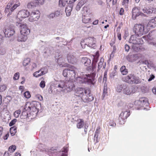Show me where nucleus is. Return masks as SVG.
Returning <instances> with one entry per match:
<instances>
[{
	"mask_svg": "<svg viewBox=\"0 0 156 156\" xmlns=\"http://www.w3.org/2000/svg\"><path fill=\"white\" fill-rule=\"evenodd\" d=\"M75 86L73 81H68L65 82L61 80L58 82L57 87L62 91L68 92L71 91Z\"/></svg>",
	"mask_w": 156,
	"mask_h": 156,
	"instance_id": "f03ea898",
	"label": "nucleus"
},
{
	"mask_svg": "<svg viewBox=\"0 0 156 156\" xmlns=\"http://www.w3.org/2000/svg\"><path fill=\"white\" fill-rule=\"evenodd\" d=\"M47 73V69L46 67L41 68L38 71L34 72L33 74L34 76L38 77L39 76L44 74Z\"/></svg>",
	"mask_w": 156,
	"mask_h": 156,
	"instance_id": "4468645a",
	"label": "nucleus"
},
{
	"mask_svg": "<svg viewBox=\"0 0 156 156\" xmlns=\"http://www.w3.org/2000/svg\"><path fill=\"white\" fill-rule=\"evenodd\" d=\"M55 16H58L60 13V11H57L55 12L54 13Z\"/></svg>",
	"mask_w": 156,
	"mask_h": 156,
	"instance_id": "bf43d9fd",
	"label": "nucleus"
},
{
	"mask_svg": "<svg viewBox=\"0 0 156 156\" xmlns=\"http://www.w3.org/2000/svg\"><path fill=\"white\" fill-rule=\"evenodd\" d=\"M67 58L69 62L72 64H74L75 63L76 58L73 55L69 54L67 55Z\"/></svg>",
	"mask_w": 156,
	"mask_h": 156,
	"instance_id": "b1692460",
	"label": "nucleus"
},
{
	"mask_svg": "<svg viewBox=\"0 0 156 156\" xmlns=\"http://www.w3.org/2000/svg\"><path fill=\"white\" fill-rule=\"evenodd\" d=\"M125 49L126 51L128 52L129 50L130 47L128 45L126 44L125 46Z\"/></svg>",
	"mask_w": 156,
	"mask_h": 156,
	"instance_id": "13d9d810",
	"label": "nucleus"
},
{
	"mask_svg": "<svg viewBox=\"0 0 156 156\" xmlns=\"http://www.w3.org/2000/svg\"><path fill=\"white\" fill-rule=\"evenodd\" d=\"M133 87H127L126 85H125L124 87V90H123V91L124 94L127 95H130L131 94L134 92Z\"/></svg>",
	"mask_w": 156,
	"mask_h": 156,
	"instance_id": "a211bd4d",
	"label": "nucleus"
},
{
	"mask_svg": "<svg viewBox=\"0 0 156 156\" xmlns=\"http://www.w3.org/2000/svg\"><path fill=\"white\" fill-rule=\"evenodd\" d=\"M99 57V55H96L94 56V59L92 61L93 64L94 63L96 64L98 60V58Z\"/></svg>",
	"mask_w": 156,
	"mask_h": 156,
	"instance_id": "ea45409f",
	"label": "nucleus"
},
{
	"mask_svg": "<svg viewBox=\"0 0 156 156\" xmlns=\"http://www.w3.org/2000/svg\"><path fill=\"white\" fill-rule=\"evenodd\" d=\"M6 86L4 84L0 86V92L5 91L6 89Z\"/></svg>",
	"mask_w": 156,
	"mask_h": 156,
	"instance_id": "c03bdc74",
	"label": "nucleus"
},
{
	"mask_svg": "<svg viewBox=\"0 0 156 156\" xmlns=\"http://www.w3.org/2000/svg\"><path fill=\"white\" fill-rule=\"evenodd\" d=\"M130 115V112L127 111L121 112L119 118V124L121 125L124 124L126 121V119Z\"/></svg>",
	"mask_w": 156,
	"mask_h": 156,
	"instance_id": "1a4fd4ad",
	"label": "nucleus"
},
{
	"mask_svg": "<svg viewBox=\"0 0 156 156\" xmlns=\"http://www.w3.org/2000/svg\"><path fill=\"white\" fill-rule=\"evenodd\" d=\"M68 151V148L67 147H64L62 149V152H67Z\"/></svg>",
	"mask_w": 156,
	"mask_h": 156,
	"instance_id": "052dcab7",
	"label": "nucleus"
},
{
	"mask_svg": "<svg viewBox=\"0 0 156 156\" xmlns=\"http://www.w3.org/2000/svg\"><path fill=\"white\" fill-rule=\"evenodd\" d=\"M17 128L16 126H13L11 127L10 129V132L12 136L14 135L16 133Z\"/></svg>",
	"mask_w": 156,
	"mask_h": 156,
	"instance_id": "72a5a7b5",
	"label": "nucleus"
},
{
	"mask_svg": "<svg viewBox=\"0 0 156 156\" xmlns=\"http://www.w3.org/2000/svg\"><path fill=\"white\" fill-rule=\"evenodd\" d=\"M120 71L123 75H126L128 72V70L126 68L125 66H122L120 69Z\"/></svg>",
	"mask_w": 156,
	"mask_h": 156,
	"instance_id": "2f4dec72",
	"label": "nucleus"
},
{
	"mask_svg": "<svg viewBox=\"0 0 156 156\" xmlns=\"http://www.w3.org/2000/svg\"><path fill=\"white\" fill-rule=\"evenodd\" d=\"M132 16L134 19H136V17L140 15L141 16H145L146 15L140 11L139 10L136 8H133L132 11Z\"/></svg>",
	"mask_w": 156,
	"mask_h": 156,
	"instance_id": "ddd939ff",
	"label": "nucleus"
},
{
	"mask_svg": "<svg viewBox=\"0 0 156 156\" xmlns=\"http://www.w3.org/2000/svg\"><path fill=\"white\" fill-rule=\"evenodd\" d=\"M35 6V4L33 2H30L27 4V7L29 8H31Z\"/></svg>",
	"mask_w": 156,
	"mask_h": 156,
	"instance_id": "37998d69",
	"label": "nucleus"
},
{
	"mask_svg": "<svg viewBox=\"0 0 156 156\" xmlns=\"http://www.w3.org/2000/svg\"><path fill=\"white\" fill-rule=\"evenodd\" d=\"M45 81L42 80L40 83V86L42 88H44L45 87Z\"/></svg>",
	"mask_w": 156,
	"mask_h": 156,
	"instance_id": "09e8293b",
	"label": "nucleus"
},
{
	"mask_svg": "<svg viewBox=\"0 0 156 156\" xmlns=\"http://www.w3.org/2000/svg\"><path fill=\"white\" fill-rule=\"evenodd\" d=\"M84 2L82 1H80L77 4V5L76 9V10L79 11L80 10V8L84 4Z\"/></svg>",
	"mask_w": 156,
	"mask_h": 156,
	"instance_id": "e433bc0d",
	"label": "nucleus"
},
{
	"mask_svg": "<svg viewBox=\"0 0 156 156\" xmlns=\"http://www.w3.org/2000/svg\"><path fill=\"white\" fill-rule=\"evenodd\" d=\"M17 121V119H14L10 122L9 124V126H12Z\"/></svg>",
	"mask_w": 156,
	"mask_h": 156,
	"instance_id": "8fccbe9b",
	"label": "nucleus"
},
{
	"mask_svg": "<svg viewBox=\"0 0 156 156\" xmlns=\"http://www.w3.org/2000/svg\"><path fill=\"white\" fill-rule=\"evenodd\" d=\"M104 61V59L103 58H101L100 59V61L98 63V68L97 71H98L103 66V68L105 69V68L106 63L105 65H103V62Z\"/></svg>",
	"mask_w": 156,
	"mask_h": 156,
	"instance_id": "cd10ccee",
	"label": "nucleus"
},
{
	"mask_svg": "<svg viewBox=\"0 0 156 156\" xmlns=\"http://www.w3.org/2000/svg\"><path fill=\"white\" fill-rule=\"evenodd\" d=\"M81 99L85 102H90L94 100V97L91 93L89 88L85 89Z\"/></svg>",
	"mask_w": 156,
	"mask_h": 156,
	"instance_id": "0eeeda50",
	"label": "nucleus"
},
{
	"mask_svg": "<svg viewBox=\"0 0 156 156\" xmlns=\"http://www.w3.org/2000/svg\"><path fill=\"white\" fill-rule=\"evenodd\" d=\"M14 1L13 0L10 1L7 4V7H10V6L13 4Z\"/></svg>",
	"mask_w": 156,
	"mask_h": 156,
	"instance_id": "0e129e2a",
	"label": "nucleus"
},
{
	"mask_svg": "<svg viewBox=\"0 0 156 156\" xmlns=\"http://www.w3.org/2000/svg\"><path fill=\"white\" fill-rule=\"evenodd\" d=\"M129 42L133 44H142L143 43V41L141 38H137L134 35H132L131 36L129 40Z\"/></svg>",
	"mask_w": 156,
	"mask_h": 156,
	"instance_id": "9b49d317",
	"label": "nucleus"
},
{
	"mask_svg": "<svg viewBox=\"0 0 156 156\" xmlns=\"http://www.w3.org/2000/svg\"><path fill=\"white\" fill-rule=\"evenodd\" d=\"M82 21L85 23H91V19L87 16L84 15L83 17Z\"/></svg>",
	"mask_w": 156,
	"mask_h": 156,
	"instance_id": "473e14b6",
	"label": "nucleus"
},
{
	"mask_svg": "<svg viewBox=\"0 0 156 156\" xmlns=\"http://www.w3.org/2000/svg\"><path fill=\"white\" fill-rule=\"evenodd\" d=\"M95 74L92 73L90 74L86 75L82 77H79V83L87 84L89 85H94L95 84L94 77Z\"/></svg>",
	"mask_w": 156,
	"mask_h": 156,
	"instance_id": "7ed1b4c3",
	"label": "nucleus"
},
{
	"mask_svg": "<svg viewBox=\"0 0 156 156\" xmlns=\"http://www.w3.org/2000/svg\"><path fill=\"white\" fill-rule=\"evenodd\" d=\"M16 149V147L15 145H12L10 146L9 148L8 154H10L13 152Z\"/></svg>",
	"mask_w": 156,
	"mask_h": 156,
	"instance_id": "c9c22d12",
	"label": "nucleus"
},
{
	"mask_svg": "<svg viewBox=\"0 0 156 156\" xmlns=\"http://www.w3.org/2000/svg\"><path fill=\"white\" fill-rule=\"evenodd\" d=\"M24 97L27 98H29L31 97V94L28 91L25 92L24 94Z\"/></svg>",
	"mask_w": 156,
	"mask_h": 156,
	"instance_id": "79ce46f5",
	"label": "nucleus"
},
{
	"mask_svg": "<svg viewBox=\"0 0 156 156\" xmlns=\"http://www.w3.org/2000/svg\"><path fill=\"white\" fill-rule=\"evenodd\" d=\"M155 19L151 20L147 25V29H150V28H154L156 26V17Z\"/></svg>",
	"mask_w": 156,
	"mask_h": 156,
	"instance_id": "aec40b11",
	"label": "nucleus"
},
{
	"mask_svg": "<svg viewBox=\"0 0 156 156\" xmlns=\"http://www.w3.org/2000/svg\"><path fill=\"white\" fill-rule=\"evenodd\" d=\"M65 60L62 57L59 58L57 60V63L59 66L61 67H68L69 65L64 62Z\"/></svg>",
	"mask_w": 156,
	"mask_h": 156,
	"instance_id": "2eb2a0df",
	"label": "nucleus"
},
{
	"mask_svg": "<svg viewBox=\"0 0 156 156\" xmlns=\"http://www.w3.org/2000/svg\"><path fill=\"white\" fill-rule=\"evenodd\" d=\"M36 3L40 4H42L44 2V0H35Z\"/></svg>",
	"mask_w": 156,
	"mask_h": 156,
	"instance_id": "4d7b16f0",
	"label": "nucleus"
},
{
	"mask_svg": "<svg viewBox=\"0 0 156 156\" xmlns=\"http://www.w3.org/2000/svg\"><path fill=\"white\" fill-rule=\"evenodd\" d=\"M148 99L145 97H142L138 100H136L134 102L133 106L137 110L143 109H144L148 105Z\"/></svg>",
	"mask_w": 156,
	"mask_h": 156,
	"instance_id": "20e7f679",
	"label": "nucleus"
},
{
	"mask_svg": "<svg viewBox=\"0 0 156 156\" xmlns=\"http://www.w3.org/2000/svg\"><path fill=\"white\" fill-rule=\"evenodd\" d=\"M81 61L82 63L86 66H88L91 63V60L86 57L82 58L81 59Z\"/></svg>",
	"mask_w": 156,
	"mask_h": 156,
	"instance_id": "5701e85b",
	"label": "nucleus"
},
{
	"mask_svg": "<svg viewBox=\"0 0 156 156\" xmlns=\"http://www.w3.org/2000/svg\"><path fill=\"white\" fill-rule=\"evenodd\" d=\"M140 44H133L132 45V48L134 51L136 52H140L143 51L144 49L140 45Z\"/></svg>",
	"mask_w": 156,
	"mask_h": 156,
	"instance_id": "f3484780",
	"label": "nucleus"
},
{
	"mask_svg": "<svg viewBox=\"0 0 156 156\" xmlns=\"http://www.w3.org/2000/svg\"><path fill=\"white\" fill-rule=\"evenodd\" d=\"M122 80L124 82L130 84H139L141 82L139 78L134 74H131L122 77Z\"/></svg>",
	"mask_w": 156,
	"mask_h": 156,
	"instance_id": "39448f33",
	"label": "nucleus"
},
{
	"mask_svg": "<svg viewBox=\"0 0 156 156\" xmlns=\"http://www.w3.org/2000/svg\"><path fill=\"white\" fill-rule=\"evenodd\" d=\"M21 113V111L19 109L15 111L14 113V116L15 118H18Z\"/></svg>",
	"mask_w": 156,
	"mask_h": 156,
	"instance_id": "58836bf2",
	"label": "nucleus"
},
{
	"mask_svg": "<svg viewBox=\"0 0 156 156\" xmlns=\"http://www.w3.org/2000/svg\"><path fill=\"white\" fill-rule=\"evenodd\" d=\"M85 89L82 87L78 88L75 93L76 95L82 98Z\"/></svg>",
	"mask_w": 156,
	"mask_h": 156,
	"instance_id": "393cba45",
	"label": "nucleus"
},
{
	"mask_svg": "<svg viewBox=\"0 0 156 156\" xmlns=\"http://www.w3.org/2000/svg\"><path fill=\"white\" fill-rule=\"evenodd\" d=\"M30 62V59L29 58H27L25 59L23 62V65L26 67H28V65Z\"/></svg>",
	"mask_w": 156,
	"mask_h": 156,
	"instance_id": "4c0bfd02",
	"label": "nucleus"
},
{
	"mask_svg": "<svg viewBox=\"0 0 156 156\" xmlns=\"http://www.w3.org/2000/svg\"><path fill=\"white\" fill-rule=\"evenodd\" d=\"M76 69L74 66H71L68 68L64 69L62 74L65 77H68L70 80H73L75 78Z\"/></svg>",
	"mask_w": 156,
	"mask_h": 156,
	"instance_id": "423d86ee",
	"label": "nucleus"
},
{
	"mask_svg": "<svg viewBox=\"0 0 156 156\" xmlns=\"http://www.w3.org/2000/svg\"><path fill=\"white\" fill-rule=\"evenodd\" d=\"M134 28V29H144V26L142 24H136L135 25Z\"/></svg>",
	"mask_w": 156,
	"mask_h": 156,
	"instance_id": "f704fd0d",
	"label": "nucleus"
},
{
	"mask_svg": "<svg viewBox=\"0 0 156 156\" xmlns=\"http://www.w3.org/2000/svg\"><path fill=\"white\" fill-rule=\"evenodd\" d=\"M77 121L78 123L77 124V127L78 129H81L83 127L84 124V120L81 119H77Z\"/></svg>",
	"mask_w": 156,
	"mask_h": 156,
	"instance_id": "c85d7f7f",
	"label": "nucleus"
},
{
	"mask_svg": "<svg viewBox=\"0 0 156 156\" xmlns=\"http://www.w3.org/2000/svg\"><path fill=\"white\" fill-rule=\"evenodd\" d=\"M30 13L27 10H22L18 12L17 17L20 20L21 18H24L28 17Z\"/></svg>",
	"mask_w": 156,
	"mask_h": 156,
	"instance_id": "f8f14e48",
	"label": "nucleus"
},
{
	"mask_svg": "<svg viewBox=\"0 0 156 156\" xmlns=\"http://www.w3.org/2000/svg\"><path fill=\"white\" fill-rule=\"evenodd\" d=\"M68 5L65 9V12L66 15L67 16H69L71 14V12L72 10L73 7V6L74 4H69L68 2L67 3Z\"/></svg>",
	"mask_w": 156,
	"mask_h": 156,
	"instance_id": "dca6fc26",
	"label": "nucleus"
},
{
	"mask_svg": "<svg viewBox=\"0 0 156 156\" xmlns=\"http://www.w3.org/2000/svg\"><path fill=\"white\" fill-rule=\"evenodd\" d=\"M4 37L0 35V44L3 43L4 41Z\"/></svg>",
	"mask_w": 156,
	"mask_h": 156,
	"instance_id": "e2e57ef3",
	"label": "nucleus"
},
{
	"mask_svg": "<svg viewBox=\"0 0 156 156\" xmlns=\"http://www.w3.org/2000/svg\"><path fill=\"white\" fill-rule=\"evenodd\" d=\"M152 90L153 93L156 94V87H153Z\"/></svg>",
	"mask_w": 156,
	"mask_h": 156,
	"instance_id": "774afa93",
	"label": "nucleus"
},
{
	"mask_svg": "<svg viewBox=\"0 0 156 156\" xmlns=\"http://www.w3.org/2000/svg\"><path fill=\"white\" fill-rule=\"evenodd\" d=\"M142 10L144 13L147 14H150L153 13H155L154 9L153 7H146L143 9Z\"/></svg>",
	"mask_w": 156,
	"mask_h": 156,
	"instance_id": "412c9836",
	"label": "nucleus"
},
{
	"mask_svg": "<svg viewBox=\"0 0 156 156\" xmlns=\"http://www.w3.org/2000/svg\"><path fill=\"white\" fill-rule=\"evenodd\" d=\"M96 39L93 37H89L82 40L81 41V46L83 44L87 45L88 46L90 47L95 44Z\"/></svg>",
	"mask_w": 156,
	"mask_h": 156,
	"instance_id": "6e6552de",
	"label": "nucleus"
},
{
	"mask_svg": "<svg viewBox=\"0 0 156 156\" xmlns=\"http://www.w3.org/2000/svg\"><path fill=\"white\" fill-rule=\"evenodd\" d=\"M30 33V30H20V34L23 36L22 41H26L27 38V36Z\"/></svg>",
	"mask_w": 156,
	"mask_h": 156,
	"instance_id": "6ab92c4d",
	"label": "nucleus"
},
{
	"mask_svg": "<svg viewBox=\"0 0 156 156\" xmlns=\"http://www.w3.org/2000/svg\"><path fill=\"white\" fill-rule=\"evenodd\" d=\"M37 65L35 63H32L30 65L28 66V67H26L25 68V70H30L31 71H33L36 68Z\"/></svg>",
	"mask_w": 156,
	"mask_h": 156,
	"instance_id": "c756f323",
	"label": "nucleus"
},
{
	"mask_svg": "<svg viewBox=\"0 0 156 156\" xmlns=\"http://www.w3.org/2000/svg\"><path fill=\"white\" fill-rule=\"evenodd\" d=\"M129 2V0H123L122 2V5H124L126 4H128Z\"/></svg>",
	"mask_w": 156,
	"mask_h": 156,
	"instance_id": "338daca9",
	"label": "nucleus"
},
{
	"mask_svg": "<svg viewBox=\"0 0 156 156\" xmlns=\"http://www.w3.org/2000/svg\"><path fill=\"white\" fill-rule=\"evenodd\" d=\"M124 87H125V85L124 84H118L116 88L117 91L119 93L121 92L122 91H123V90H124Z\"/></svg>",
	"mask_w": 156,
	"mask_h": 156,
	"instance_id": "7c9ffc66",
	"label": "nucleus"
},
{
	"mask_svg": "<svg viewBox=\"0 0 156 156\" xmlns=\"http://www.w3.org/2000/svg\"><path fill=\"white\" fill-rule=\"evenodd\" d=\"M36 98L40 101H43V97L39 94H36L35 96Z\"/></svg>",
	"mask_w": 156,
	"mask_h": 156,
	"instance_id": "a18cd8bd",
	"label": "nucleus"
},
{
	"mask_svg": "<svg viewBox=\"0 0 156 156\" xmlns=\"http://www.w3.org/2000/svg\"><path fill=\"white\" fill-rule=\"evenodd\" d=\"M16 25L17 27V28H19L20 29H29L28 28L27 24L25 23H20L17 22L16 23Z\"/></svg>",
	"mask_w": 156,
	"mask_h": 156,
	"instance_id": "4be33fe9",
	"label": "nucleus"
},
{
	"mask_svg": "<svg viewBox=\"0 0 156 156\" xmlns=\"http://www.w3.org/2000/svg\"><path fill=\"white\" fill-rule=\"evenodd\" d=\"M83 11L85 14H86V12L87 13V15H88L90 14L89 12L88 11L89 10L87 9V8H83Z\"/></svg>",
	"mask_w": 156,
	"mask_h": 156,
	"instance_id": "6e6d98bb",
	"label": "nucleus"
},
{
	"mask_svg": "<svg viewBox=\"0 0 156 156\" xmlns=\"http://www.w3.org/2000/svg\"><path fill=\"white\" fill-rule=\"evenodd\" d=\"M133 32L138 36H141L143 34H146L149 32L148 30H133Z\"/></svg>",
	"mask_w": 156,
	"mask_h": 156,
	"instance_id": "a878e982",
	"label": "nucleus"
},
{
	"mask_svg": "<svg viewBox=\"0 0 156 156\" xmlns=\"http://www.w3.org/2000/svg\"><path fill=\"white\" fill-rule=\"evenodd\" d=\"M96 64H95L94 63L93 64V63H92V67L91 70L92 71H94L96 69Z\"/></svg>",
	"mask_w": 156,
	"mask_h": 156,
	"instance_id": "5fc2aeb1",
	"label": "nucleus"
},
{
	"mask_svg": "<svg viewBox=\"0 0 156 156\" xmlns=\"http://www.w3.org/2000/svg\"><path fill=\"white\" fill-rule=\"evenodd\" d=\"M9 28L10 29H14L17 28V27L16 26L15 27L13 25H11L9 26Z\"/></svg>",
	"mask_w": 156,
	"mask_h": 156,
	"instance_id": "680f3d73",
	"label": "nucleus"
},
{
	"mask_svg": "<svg viewBox=\"0 0 156 156\" xmlns=\"http://www.w3.org/2000/svg\"><path fill=\"white\" fill-rule=\"evenodd\" d=\"M66 2L65 1L64 2L63 0H59V3L60 5L63 7H64L66 5Z\"/></svg>",
	"mask_w": 156,
	"mask_h": 156,
	"instance_id": "de8ad7c7",
	"label": "nucleus"
},
{
	"mask_svg": "<svg viewBox=\"0 0 156 156\" xmlns=\"http://www.w3.org/2000/svg\"><path fill=\"white\" fill-rule=\"evenodd\" d=\"M40 17V12L38 10L34 11L31 13L29 20L30 22H33L37 20Z\"/></svg>",
	"mask_w": 156,
	"mask_h": 156,
	"instance_id": "9d476101",
	"label": "nucleus"
},
{
	"mask_svg": "<svg viewBox=\"0 0 156 156\" xmlns=\"http://www.w3.org/2000/svg\"><path fill=\"white\" fill-rule=\"evenodd\" d=\"M17 7V4H14L13 6L10 9V10L11 11V12H12Z\"/></svg>",
	"mask_w": 156,
	"mask_h": 156,
	"instance_id": "864d4df0",
	"label": "nucleus"
},
{
	"mask_svg": "<svg viewBox=\"0 0 156 156\" xmlns=\"http://www.w3.org/2000/svg\"><path fill=\"white\" fill-rule=\"evenodd\" d=\"M3 32L6 37H9L14 34L15 31L14 30H4Z\"/></svg>",
	"mask_w": 156,
	"mask_h": 156,
	"instance_id": "bb28decb",
	"label": "nucleus"
},
{
	"mask_svg": "<svg viewBox=\"0 0 156 156\" xmlns=\"http://www.w3.org/2000/svg\"><path fill=\"white\" fill-rule=\"evenodd\" d=\"M39 103L35 101L30 102L28 106V108L30 111L29 115L27 111H23L20 116L21 118L25 119L28 117H30V115H31L32 117L30 118L32 119L34 116H36L38 112V109L37 108V105Z\"/></svg>",
	"mask_w": 156,
	"mask_h": 156,
	"instance_id": "f257e3e1",
	"label": "nucleus"
},
{
	"mask_svg": "<svg viewBox=\"0 0 156 156\" xmlns=\"http://www.w3.org/2000/svg\"><path fill=\"white\" fill-rule=\"evenodd\" d=\"M23 38V36L21 34H19L17 38V40L18 42H25L26 41H22Z\"/></svg>",
	"mask_w": 156,
	"mask_h": 156,
	"instance_id": "a19ab883",
	"label": "nucleus"
},
{
	"mask_svg": "<svg viewBox=\"0 0 156 156\" xmlns=\"http://www.w3.org/2000/svg\"><path fill=\"white\" fill-rule=\"evenodd\" d=\"M55 16L54 13H51L48 16V17L49 19H52Z\"/></svg>",
	"mask_w": 156,
	"mask_h": 156,
	"instance_id": "3c124183",
	"label": "nucleus"
},
{
	"mask_svg": "<svg viewBox=\"0 0 156 156\" xmlns=\"http://www.w3.org/2000/svg\"><path fill=\"white\" fill-rule=\"evenodd\" d=\"M76 0H65V1L67 3L68 2V3L69 4H74V2L76 1Z\"/></svg>",
	"mask_w": 156,
	"mask_h": 156,
	"instance_id": "603ef678",
	"label": "nucleus"
},
{
	"mask_svg": "<svg viewBox=\"0 0 156 156\" xmlns=\"http://www.w3.org/2000/svg\"><path fill=\"white\" fill-rule=\"evenodd\" d=\"M115 39H112L111 41V42L110 43V45L112 46L115 43Z\"/></svg>",
	"mask_w": 156,
	"mask_h": 156,
	"instance_id": "69168bd1",
	"label": "nucleus"
},
{
	"mask_svg": "<svg viewBox=\"0 0 156 156\" xmlns=\"http://www.w3.org/2000/svg\"><path fill=\"white\" fill-rule=\"evenodd\" d=\"M20 74L19 73H17L15 74L13 76V79L14 80H17L19 78Z\"/></svg>",
	"mask_w": 156,
	"mask_h": 156,
	"instance_id": "49530a36",
	"label": "nucleus"
}]
</instances>
